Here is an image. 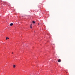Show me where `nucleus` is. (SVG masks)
Listing matches in <instances>:
<instances>
[{
	"mask_svg": "<svg viewBox=\"0 0 75 75\" xmlns=\"http://www.w3.org/2000/svg\"><path fill=\"white\" fill-rule=\"evenodd\" d=\"M4 4H6V2H4Z\"/></svg>",
	"mask_w": 75,
	"mask_h": 75,
	"instance_id": "obj_7",
	"label": "nucleus"
},
{
	"mask_svg": "<svg viewBox=\"0 0 75 75\" xmlns=\"http://www.w3.org/2000/svg\"><path fill=\"white\" fill-rule=\"evenodd\" d=\"M13 68H15L16 67V65H13Z\"/></svg>",
	"mask_w": 75,
	"mask_h": 75,
	"instance_id": "obj_5",
	"label": "nucleus"
},
{
	"mask_svg": "<svg viewBox=\"0 0 75 75\" xmlns=\"http://www.w3.org/2000/svg\"><path fill=\"white\" fill-rule=\"evenodd\" d=\"M35 21H33V24H35Z\"/></svg>",
	"mask_w": 75,
	"mask_h": 75,
	"instance_id": "obj_6",
	"label": "nucleus"
},
{
	"mask_svg": "<svg viewBox=\"0 0 75 75\" xmlns=\"http://www.w3.org/2000/svg\"><path fill=\"white\" fill-rule=\"evenodd\" d=\"M13 25V23H11L10 24V26H12V25Z\"/></svg>",
	"mask_w": 75,
	"mask_h": 75,
	"instance_id": "obj_2",
	"label": "nucleus"
},
{
	"mask_svg": "<svg viewBox=\"0 0 75 75\" xmlns=\"http://www.w3.org/2000/svg\"><path fill=\"white\" fill-rule=\"evenodd\" d=\"M38 24H39V23H38Z\"/></svg>",
	"mask_w": 75,
	"mask_h": 75,
	"instance_id": "obj_9",
	"label": "nucleus"
},
{
	"mask_svg": "<svg viewBox=\"0 0 75 75\" xmlns=\"http://www.w3.org/2000/svg\"><path fill=\"white\" fill-rule=\"evenodd\" d=\"M58 62H61V60L60 59H59L58 60Z\"/></svg>",
	"mask_w": 75,
	"mask_h": 75,
	"instance_id": "obj_1",
	"label": "nucleus"
},
{
	"mask_svg": "<svg viewBox=\"0 0 75 75\" xmlns=\"http://www.w3.org/2000/svg\"><path fill=\"white\" fill-rule=\"evenodd\" d=\"M8 39H9V38H6V40H8Z\"/></svg>",
	"mask_w": 75,
	"mask_h": 75,
	"instance_id": "obj_4",
	"label": "nucleus"
},
{
	"mask_svg": "<svg viewBox=\"0 0 75 75\" xmlns=\"http://www.w3.org/2000/svg\"><path fill=\"white\" fill-rule=\"evenodd\" d=\"M12 54H14V53H13V52H12Z\"/></svg>",
	"mask_w": 75,
	"mask_h": 75,
	"instance_id": "obj_8",
	"label": "nucleus"
},
{
	"mask_svg": "<svg viewBox=\"0 0 75 75\" xmlns=\"http://www.w3.org/2000/svg\"><path fill=\"white\" fill-rule=\"evenodd\" d=\"M30 28H32V24H31L30 26Z\"/></svg>",
	"mask_w": 75,
	"mask_h": 75,
	"instance_id": "obj_3",
	"label": "nucleus"
}]
</instances>
